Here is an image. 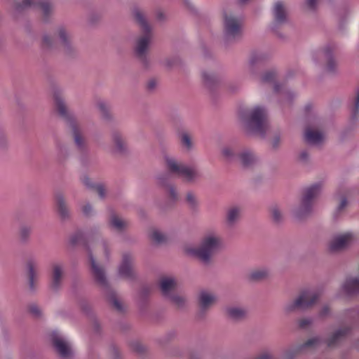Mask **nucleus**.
<instances>
[{
  "instance_id": "1",
  "label": "nucleus",
  "mask_w": 359,
  "mask_h": 359,
  "mask_svg": "<svg viewBox=\"0 0 359 359\" xmlns=\"http://www.w3.org/2000/svg\"><path fill=\"white\" fill-rule=\"evenodd\" d=\"M87 248L90 262V269L95 282L104 290L105 295L113 307L119 312L123 311L125 310L124 304L109 287L104 269L97 264L93 255V250L98 251L102 250L107 257L109 255V247L107 241L104 239H100L95 243H91L88 245Z\"/></svg>"
},
{
  "instance_id": "2",
  "label": "nucleus",
  "mask_w": 359,
  "mask_h": 359,
  "mask_svg": "<svg viewBox=\"0 0 359 359\" xmlns=\"http://www.w3.org/2000/svg\"><path fill=\"white\" fill-rule=\"evenodd\" d=\"M132 13L135 22L142 31V34L136 39L134 45V54L139 62L144 67L147 68L151 63L149 50L153 39L152 28L146 18L144 12L141 8H134Z\"/></svg>"
},
{
  "instance_id": "3",
  "label": "nucleus",
  "mask_w": 359,
  "mask_h": 359,
  "mask_svg": "<svg viewBox=\"0 0 359 359\" xmlns=\"http://www.w3.org/2000/svg\"><path fill=\"white\" fill-rule=\"evenodd\" d=\"M222 247L221 236L215 232H208L202 238L200 244L188 249V252L204 264H208L211 259Z\"/></svg>"
},
{
  "instance_id": "4",
  "label": "nucleus",
  "mask_w": 359,
  "mask_h": 359,
  "mask_svg": "<svg viewBox=\"0 0 359 359\" xmlns=\"http://www.w3.org/2000/svg\"><path fill=\"white\" fill-rule=\"evenodd\" d=\"M56 41H58L66 55L72 56L76 53V48L73 42V34L69 27L60 25L56 27L53 36L43 34L42 46L44 48H53L56 46Z\"/></svg>"
},
{
  "instance_id": "5",
  "label": "nucleus",
  "mask_w": 359,
  "mask_h": 359,
  "mask_svg": "<svg viewBox=\"0 0 359 359\" xmlns=\"http://www.w3.org/2000/svg\"><path fill=\"white\" fill-rule=\"evenodd\" d=\"M243 127L249 133L263 136L268 129L265 108L256 106L243 111L240 116Z\"/></svg>"
},
{
  "instance_id": "6",
  "label": "nucleus",
  "mask_w": 359,
  "mask_h": 359,
  "mask_svg": "<svg viewBox=\"0 0 359 359\" xmlns=\"http://www.w3.org/2000/svg\"><path fill=\"white\" fill-rule=\"evenodd\" d=\"M322 189L321 182L314 183L306 187L299 204L292 210L293 215L298 219H302L309 215L312 211L313 201L320 194Z\"/></svg>"
},
{
  "instance_id": "7",
  "label": "nucleus",
  "mask_w": 359,
  "mask_h": 359,
  "mask_svg": "<svg viewBox=\"0 0 359 359\" xmlns=\"http://www.w3.org/2000/svg\"><path fill=\"white\" fill-rule=\"evenodd\" d=\"M55 102L58 113L68 122L75 145L79 150H83L86 144L79 124L69 114L65 102L62 97H55Z\"/></svg>"
},
{
  "instance_id": "8",
  "label": "nucleus",
  "mask_w": 359,
  "mask_h": 359,
  "mask_svg": "<svg viewBox=\"0 0 359 359\" xmlns=\"http://www.w3.org/2000/svg\"><path fill=\"white\" fill-rule=\"evenodd\" d=\"M167 170L172 174L182 177L188 182H193L200 178L201 175L196 168L188 166L168 154L163 155Z\"/></svg>"
},
{
  "instance_id": "9",
  "label": "nucleus",
  "mask_w": 359,
  "mask_h": 359,
  "mask_svg": "<svg viewBox=\"0 0 359 359\" xmlns=\"http://www.w3.org/2000/svg\"><path fill=\"white\" fill-rule=\"evenodd\" d=\"M320 296L319 291L308 289L302 291L293 300L287 302L283 307L287 313L295 312L297 310H306L313 306Z\"/></svg>"
},
{
  "instance_id": "10",
  "label": "nucleus",
  "mask_w": 359,
  "mask_h": 359,
  "mask_svg": "<svg viewBox=\"0 0 359 359\" xmlns=\"http://www.w3.org/2000/svg\"><path fill=\"white\" fill-rule=\"evenodd\" d=\"M243 18L231 12H227L223 17V32L226 40L238 39L242 35Z\"/></svg>"
},
{
  "instance_id": "11",
  "label": "nucleus",
  "mask_w": 359,
  "mask_h": 359,
  "mask_svg": "<svg viewBox=\"0 0 359 359\" xmlns=\"http://www.w3.org/2000/svg\"><path fill=\"white\" fill-rule=\"evenodd\" d=\"M52 344L61 359H70L73 355L71 343L59 330H53L50 334Z\"/></svg>"
},
{
  "instance_id": "12",
  "label": "nucleus",
  "mask_w": 359,
  "mask_h": 359,
  "mask_svg": "<svg viewBox=\"0 0 359 359\" xmlns=\"http://www.w3.org/2000/svg\"><path fill=\"white\" fill-rule=\"evenodd\" d=\"M321 344V339L318 337H312L306 342L296 344L285 348L282 353L283 359H295L299 354L306 352L308 350L315 348Z\"/></svg>"
},
{
  "instance_id": "13",
  "label": "nucleus",
  "mask_w": 359,
  "mask_h": 359,
  "mask_svg": "<svg viewBox=\"0 0 359 359\" xmlns=\"http://www.w3.org/2000/svg\"><path fill=\"white\" fill-rule=\"evenodd\" d=\"M28 8H40L41 10L44 20H48L54 12L53 6L49 1L41 0H22V2L17 4L15 11L21 12Z\"/></svg>"
},
{
  "instance_id": "14",
  "label": "nucleus",
  "mask_w": 359,
  "mask_h": 359,
  "mask_svg": "<svg viewBox=\"0 0 359 359\" xmlns=\"http://www.w3.org/2000/svg\"><path fill=\"white\" fill-rule=\"evenodd\" d=\"M352 232H346L334 236L329 243L330 250L332 252L341 251L347 248L355 240Z\"/></svg>"
},
{
  "instance_id": "15",
  "label": "nucleus",
  "mask_w": 359,
  "mask_h": 359,
  "mask_svg": "<svg viewBox=\"0 0 359 359\" xmlns=\"http://www.w3.org/2000/svg\"><path fill=\"white\" fill-rule=\"evenodd\" d=\"M65 265L60 262L53 263L51 266L50 288L56 292L62 285L65 277Z\"/></svg>"
},
{
  "instance_id": "16",
  "label": "nucleus",
  "mask_w": 359,
  "mask_h": 359,
  "mask_svg": "<svg viewBox=\"0 0 359 359\" xmlns=\"http://www.w3.org/2000/svg\"><path fill=\"white\" fill-rule=\"evenodd\" d=\"M217 294L209 290H201L198 295L199 312L204 314L210 309L217 302Z\"/></svg>"
},
{
  "instance_id": "17",
  "label": "nucleus",
  "mask_w": 359,
  "mask_h": 359,
  "mask_svg": "<svg viewBox=\"0 0 359 359\" xmlns=\"http://www.w3.org/2000/svg\"><path fill=\"white\" fill-rule=\"evenodd\" d=\"M332 47L330 45L325 46L321 49L313 51L311 54V58L314 62L321 61L323 60L327 62V69L333 72L336 67V62L332 56Z\"/></svg>"
},
{
  "instance_id": "18",
  "label": "nucleus",
  "mask_w": 359,
  "mask_h": 359,
  "mask_svg": "<svg viewBox=\"0 0 359 359\" xmlns=\"http://www.w3.org/2000/svg\"><path fill=\"white\" fill-rule=\"evenodd\" d=\"M118 275L128 280L135 278L134 257L131 254L127 252L123 255L122 261L118 267Z\"/></svg>"
},
{
  "instance_id": "19",
  "label": "nucleus",
  "mask_w": 359,
  "mask_h": 359,
  "mask_svg": "<svg viewBox=\"0 0 359 359\" xmlns=\"http://www.w3.org/2000/svg\"><path fill=\"white\" fill-rule=\"evenodd\" d=\"M158 285L163 295L168 298L177 290L178 282L176 278L171 276H166L160 278Z\"/></svg>"
},
{
  "instance_id": "20",
  "label": "nucleus",
  "mask_w": 359,
  "mask_h": 359,
  "mask_svg": "<svg viewBox=\"0 0 359 359\" xmlns=\"http://www.w3.org/2000/svg\"><path fill=\"white\" fill-rule=\"evenodd\" d=\"M269 57L267 53L263 51H253L251 53L248 63V72L253 74L255 73V67L265 62Z\"/></svg>"
},
{
  "instance_id": "21",
  "label": "nucleus",
  "mask_w": 359,
  "mask_h": 359,
  "mask_svg": "<svg viewBox=\"0 0 359 359\" xmlns=\"http://www.w3.org/2000/svg\"><path fill=\"white\" fill-rule=\"evenodd\" d=\"M340 292L347 295L359 292V278L357 277L346 278L341 285Z\"/></svg>"
},
{
  "instance_id": "22",
  "label": "nucleus",
  "mask_w": 359,
  "mask_h": 359,
  "mask_svg": "<svg viewBox=\"0 0 359 359\" xmlns=\"http://www.w3.org/2000/svg\"><path fill=\"white\" fill-rule=\"evenodd\" d=\"M305 140L310 144L319 145L324 139V133L318 129L308 127L304 133Z\"/></svg>"
},
{
  "instance_id": "23",
  "label": "nucleus",
  "mask_w": 359,
  "mask_h": 359,
  "mask_svg": "<svg viewBox=\"0 0 359 359\" xmlns=\"http://www.w3.org/2000/svg\"><path fill=\"white\" fill-rule=\"evenodd\" d=\"M243 166L248 168L254 165L259 161L256 154L248 149H243L238 154V158Z\"/></svg>"
},
{
  "instance_id": "24",
  "label": "nucleus",
  "mask_w": 359,
  "mask_h": 359,
  "mask_svg": "<svg viewBox=\"0 0 359 359\" xmlns=\"http://www.w3.org/2000/svg\"><path fill=\"white\" fill-rule=\"evenodd\" d=\"M109 225L111 229L121 233L128 227L129 222L126 219L113 213L109 216Z\"/></svg>"
},
{
  "instance_id": "25",
  "label": "nucleus",
  "mask_w": 359,
  "mask_h": 359,
  "mask_svg": "<svg viewBox=\"0 0 359 359\" xmlns=\"http://www.w3.org/2000/svg\"><path fill=\"white\" fill-rule=\"evenodd\" d=\"M57 211L62 219H67L70 217V212L68 208L65 196L57 193L55 197Z\"/></svg>"
},
{
  "instance_id": "26",
  "label": "nucleus",
  "mask_w": 359,
  "mask_h": 359,
  "mask_svg": "<svg viewBox=\"0 0 359 359\" xmlns=\"http://www.w3.org/2000/svg\"><path fill=\"white\" fill-rule=\"evenodd\" d=\"M38 263L34 259H30L27 263V268L28 270L29 276V286L30 290H34L36 285V281L38 278Z\"/></svg>"
},
{
  "instance_id": "27",
  "label": "nucleus",
  "mask_w": 359,
  "mask_h": 359,
  "mask_svg": "<svg viewBox=\"0 0 359 359\" xmlns=\"http://www.w3.org/2000/svg\"><path fill=\"white\" fill-rule=\"evenodd\" d=\"M157 182L159 185L164 187L166 189V194L170 201L175 203L179 199V194L176 187L171 184L166 183L163 176L157 177Z\"/></svg>"
},
{
  "instance_id": "28",
  "label": "nucleus",
  "mask_w": 359,
  "mask_h": 359,
  "mask_svg": "<svg viewBox=\"0 0 359 359\" xmlns=\"http://www.w3.org/2000/svg\"><path fill=\"white\" fill-rule=\"evenodd\" d=\"M273 18L276 25H280L287 22V13L281 2H276L273 7Z\"/></svg>"
},
{
  "instance_id": "29",
  "label": "nucleus",
  "mask_w": 359,
  "mask_h": 359,
  "mask_svg": "<svg viewBox=\"0 0 359 359\" xmlns=\"http://www.w3.org/2000/svg\"><path fill=\"white\" fill-rule=\"evenodd\" d=\"M274 91L280 94L283 102L287 103H289L297 95L294 92L287 88L284 84L281 83H276L274 85Z\"/></svg>"
},
{
  "instance_id": "30",
  "label": "nucleus",
  "mask_w": 359,
  "mask_h": 359,
  "mask_svg": "<svg viewBox=\"0 0 359 359\" xmlns=\"http://www.w3.org/2000/svg\"><path fill=\"white\" fill-rule=\"evenodd\" d=\"M225 311L228 318L235 321L241 320L247 316V310L239 306H229Z\"/></svg>"
},
{
  "instance_id": "31",
  "label": "nucleus",
  "mask_w": 359,
  "mask_h": 359,
  "mask_svg": "<svg viewBox=\"0 0 359 359\" xmlns=\"http://www.w3.org/2000/svg\"><path fill=\"white\" fill-rule=\"evenodd\" d=\"M241 208L233 205L229 208L226 212V222L229 226H233L240 219Z\"/></svg>"
},
{
  "instance_id": "32",
  "label": "nucleus",
  "mask_w": 359,
  "mask_h": 359,
  "mask_svg": "<svg viewBox=\"0 0 359 359\" xmlns=\"http://www.w3.org/2000/svg\"><path fill=\"white\" fill-rule=\"evenodd\" d=\"M116 152L122 154L126 151L127 144L121 134L118 131H113L111 135Z\"/></svg>"
},
{
  "instance_id": "33",
  "label": "nucleus",
  "mask_w": 359,
  "mask_h": 359,
  "mask_svg": "<svg viewBox=\"0 0 359 359\" xmlns=\"http://www.w3.org/2000/svg\"><path fill=\"white\" fill-rule=\"evenodd\" d=\"M350 327H341L335 331L330 337L328 338L327 343L329 346H334L344 339L350 332Z\"/></svg>"
},
{
  "instance_id": "34",
  "label": "nucleus",
  "mask_w": 359,
  "mask_h": 359,
  "mask_svg": "<svg viewBox=\"0 0 359 359\" xmlns=\"http://www.w3.org/2000/svg\"><path fill=\"white\" fill-rule=\"evenodd\" d=\"M179 137L180 144L185 151H190L194 149V142L191 134L187 131H182L180 133Z\"/></svg>"
},
{
  "instance_id": "35",
  "label": "nucleus",
  "mask_w": 359,
  "mask_h": 359,
  "mask_svg": "<svg viewBox=\"0 0 359 359\" xmlns=\"http://www.w3.org/2000/svg\"><path fill=\"white\" fill-rule=\"evenodd\" d=\"M269 275V271L266 268L256 269L250 271L249 278L254 281H259L266 278Z\"/></svg>"
},
{
  "instance_id": "36",
  "label": "nucleus",
  "mask_w": 359,
  "mask_h": 359,
  "mask_svg": "<svg viewBox=\"0 0 359 359\" xmlns=\"http://www.w3.org/2000/svg\"><path fill=\"white\" fill-rule=\"evenodd\" d=\"M172 304L179 309H182L187 306V298L182 294H172L168 297Z\"/></svg>"
},
{
  "instance_id": "37",
  "label": "nucleus",
  "mask_w": 359,
  "mask_h": 359,
  "mask_svg": "<svg viewBox=\"0 0 359 359\" xmlns=\"http://www.w3.org/2000/svg\"><path fill=\"white\" fill-rule=\"evenodd\" d=\"M149 238L158 244L163 243L167 240L166 235L161 230L154 228L149 231Z\"/></svg>"
},
{
  "instance_id": "38",
  "label": "nucleus",
  "mask_w": 359,
  "mask_h": 359,
  "mask_svg": "<svg viewBox=\"0 0 359 359\" xmlns=\"http://www.w3.org/2000/svg\"><path fill=\"white\" fill-rule=\"evenodd\" d=\"M222 154L229 161H235L238 158V154H236L235 148L231 146L222 147Z\"/></svg>"
},
{
  "instance_id": "39",
  "label": "nucleus",
  "mask_w": 359,
  "mask_h": 359,
  "mask_svg": "<svg viewBox=\"0 0 359 359\" xmlns=\"http://www.w3.org/2000/svg\"><path fill=\"white\" fill-rule=\"evenodd\" d=\"M270 213L274 222L280 223L283 220V212L277 205H273L271 207Z\"/></svg>"
},
{
  "instance_id": "40",
  "label": "nucleus",
  "mask_w": 359,
  "mask_h": 359,
  "mask_svg": "<svg viewBox=\"0 0 359 359\" xmlns=\"http://www.w3.org/2000/svg\"><path fill=\"white\" fill-rule=\"evenodd\" d=\"M351 116L355 121L359 118V89L356 92L355 97L351 107Z\"/></svg>"
},
{
  "instance_id": "41",
  "label": "nucleus",
  "mask_w": 359,
  "mask_h": 359,
  "mask_svg": "<svg viewBox=\"0 0 359 359\" xmlns=\"http://www.w3.org/2000/svg\"><path fill=\"white\" fill-rule=\"evenodd\" d=\"M202 78L205 85L209 86L215 83L217 80L216 74L208 70H205L202 72Z\"/></svg>"
},
{
  "instance_id": "42",
  "label": "nucleus",
  "mask_w": 359,
  "mask_h": 359,
  "mask_svg": "<svg viewBox=\"0 0 359 359\" xmlns=\"http://www.w3.org/2000/svg\"><path fill=\"white\" fill-rule=\"evenodd\" d=\"M186 202L188 207L193 210L197 209L198 206V201L196 195L192 192H188L186 195Z\"/></svg>"
},
{
  "instance_id": "43",
  "label": "nucleus",
  "mask_w": 359,
  "mask_h": 359,
  "mask_svg": "<svg viewBox=\"0 0 359 359\" xmlns=\"http://www.w3.org/2000/svg\"><path fill=\"white\" fill-rule=\"evenodd\" d=\"M97 107L104 118L109 119L111 118L109 107L106 103H104V102H99L97 104Z\"/></svg>"
},
{
  "instance_id": "44",
  "label": "nucleus",
  "mask_w": 359,
  "mask_h": 359,
  "mask_svg": "<svg viewBox=\"0 0 359 359\" xmlns=\"http://www.w3.org/2000/svg\"><path fill=\"white\" fill-rule=\"evenodd\" d=\"M57 156L60 161H62L65 158V156L68 154V149L65 145L62 144H57Z\"/></svg>"
},
{
  "instance_id": "45",
  "label": "nucleus",
  "mask_w": 359,
  "mask_h": 359,
  "mask_svg": "<svg viewBox=\"0 0 359 359\" xmlns=\"http://www.w3.org/2000/svg\"><path fill=\"white\" fill-rule=\"evenodd\" d=\"M8 146V140L6 131L0 128V149H5Z\"/></svg>"
},
{
  "instance_id": "46",
  "label": "nucleus",
  "mask_w": 359,
  "mask_h": 359,
  "mask_svg": "<svg viewBox=\"0 0 359 359\" xmlns=\"http://www.w3.org/2000/svg\"><path fill=\"white\" fill-rule=\"evenodd\" d=\"M32 232V228L28 226H22L20 229V236L22 240H27Z\"/></svg>"
},
{
  "instance_id": "47",
  "label": "nucleus",
  "mask_w": 359,
  "mask_h": 359,
  "mask_svg": "<svg viewBox=\"0 0 359 359\" xmlns=\"http://www.w3.org/2000/svg\"><path fill=\"white\" fill-rule=\"evenodd\" d=\"M275 76L276 72L274 71H269L262 76L261 80L263 83H269L274 79Z\"/></svg>"
},
{
  "instance_id": "48",
  "label": "nucleus",
  "mask_w": 359,
  "mask_h": 359,
  "mask_svg": "<svg viewBox=\"0 0 359 359\" xmlns=\"http://www.w3.org/2000/svg\"><path fill=\"white\" fill-rule=\"evenodd\" d=\"M83 214L86 217L92 216L94 213L93 206L89 203H86L81 208Z\"/></svg>"
},
{
  "instance_id": "49",
  "label": "nucleus",
  "mask_w": 359,
  "mask_h": 359,
  "mask_svg": "<svg viewBox=\"0 0 359 359\" xmlns=\"http://www.w3.org/2000/svg\"><path fill=\"white\" fill-rule=\"evenodd\" d=\"M81 182L88 189H95V186L97 184L94 183L90 177L88 176H83L81 178Z\"/></svg>"
},
{
  "instance_id": "50",
  "label": "nucleus",
  "mask_w": 359,
  "mask_h": 359,
  "mask_svg": "<svg viewBox=\"0 0 359 359\" xmlns=\"http://www.w3.org/2000/svg\"><path fill=\"white\" fill-rule=\"evenodd\" d=\"M348 201L344 196H340L339 198V204L337 207V211L339 213L342 212L347 206Z\"/></svg>"
},
{
  "instance_id": "51",
  "label": "nucleus",
  "mask_w": 359,
  "mask_h": 359,
  "mask_svg": "<svg viewBox=\"0 0 359 359\" xmlns=\"http://www.w3.org/2000/svg\"><path fill=\"white\" fill-rule=\"evenodd\" d=\"M313 323V320L311 318H304L298 320L299 327L301 328H306L311 325Z\"/></svg>"
},
{
  "instance_id": "52",
  "label": "nucleus",
  "mask_w": 359,
  "mask_h": 359,
  "mask_svg": "<svg viewBox=\"0 0 359 359\" xmlns=\"http://www.w3.org/2000/svg\"><path fill=\"white\" fill-rule=\"evenodd\" d=\"M95 190L97 192L100 198L103 199L106 196V189L102 184H97L95 186Z\"/></svg>"
},
{
  "instance_id": "53",
  "label": "nucleus",
  "mask_w": 359,
  "mask_h": 359,
  "mask_svg": "<svg viewBox=\"0 0 359 359\" xmlns=\"http://www.w3.org/2000/svg\"><path fill=\"white\" fill-rule=\"evenodd\" d=\"M330 308L328 305H324L320 309L318 312V316L320 318H325L330 315Z\"/></svg>"
},
{
  "instance_id": "54",
  "label": "nucleus",
  "mask_w": 359,
  "mask_h": 359,
  "mask_svg": "<svg viewBox=\"0 0 359 359\" xmlns=\"http://www.w3.org/2000/svg\"><path fill=\"white\" fill-rule=\"evenodd\" d=\"M29 311L31 313H32L34 316L38 317L41 315V311L40 308L36 305H30L29 306Z\"/></svg>"
},
{
  "instance_id": "55",
  "label": "nucleus",
  "mask_w": 359,
  "mask_h": 359,
  "mask_svg": "<svg viewBox=\"0 0 359 359\" xmlns=\"http://www.w3.org/2000/svg\"><path fill=\"white\" fill-rule=\"evenodd\" d=\"M157 81L152 79H150L148 83H147V88L149 90H154L156 88V87L157 86Z\"/></svg>"
},
{
  "instance_id": "56",
  "label": "nucleus",
  "mask_w": 359,
  "mask_h": 359,
  "mask_svg": "<svg viewBox=\"0 0 359 359\" xmlns=\"http://www.w3.org/2000/svg\"><path fill=\"white\" fill-rule=\"evenodd\" d=\"M165 13H163V11H162L161 10H158L156 11V18L158 20V21H163L165 20Z\"/></svg>"
},
{
  "instance_id": "57",
  "label": "nucleus",
  "mask_w": 359,
  "mask_h": 359,
  "mask_svg": "<svg viewBox=\"0 0 359 359\" xmlns=\"http://www.w3.org/2000/svg\"><path fill=\"white\" fill-rule=\"evenodd\" d=\"M299 157L302 161L306 162L309 158V154L306 150L302 151Z\"/></svg>"
},
{
  "instance_id": "58",
  "label": "nucleus",
  "mask_w": 359,
  "mask_h": 359,
  "mask_svg": "<svg viewBox=\"0 0 359 359\" xmlns=\"http://www.w3.org/2000/svg\"><path fill=\"white\" fill-rule=\"evenodd\" d=\"M280 142V139L279 137H275L272 140V146L273 148H276L279 146Z\"/></svg>"
},
{
  "instance_id": "59",
  "label": "nucleus",
  "mask_w": 359,
  "mask_h": 359,
  "mask_svg": "<svg viewBox=\"0 0 359 359\" xmlns=\"http://www.w3.org/2000/svg\"><path fill=\"white\" fill-rule=\"evenodd\" d=\"M316 2L317 0H307L308 6L311 8H313L315 7Z\"/></svg>"
},
{
  "instance_id": "60",
  "label": "nucleus",
  "mask_w": 359,
  "mask_h": 359,
  "mask_svg": "<svg viewBox=\"0 0 359 359\" xmlns=\"http://www.w3.org/2000/svg\"><path fill=\"white\" fill-rule=\"evenodd\" d=\"M135 349L138 352H142L143 351V347L139 344H137V346L135 347Z\"/></svg>"
},
{
  "instance_id": "61",
  "label": "nucleus",
  "mask_w": 359,
  "mask_h": 359,
  "mask_svg": "<svg viewBox=\"0 0 359 359\" xmlns=\"http://www.w3.org/2000/svg\"><path fill=\"white\" fill-rule=\"evenodd\" d=\"M183 2L189 7H191V0H182Z\"/></svg>"
},
{
  "instance_id": "62",
  "label": "nucleus",
  "mask_w": 359,
  "mask_h": 359,
  "mask_svg": "<svg viewBox=\"0 0 359 359\" xmlns=\"http://www.w3.org/2000/svg\"><path fill=\"white\" fill-rule=\"evenodd\" d=\"M191 359H199V358H196L195 357L192 356V357L191 358Z\"/></svg>"
}]
</instances>
